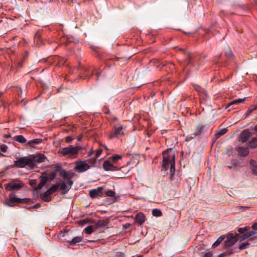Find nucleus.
Masks as SVG:
<instances>
[{
    "label": "nucleus",
    "instance_id": "obj_61",
    "mask_svg": "<svg viewBox=\"0 0 257 257\" xmlns=\"http://www.w3.org/2000/svg\"><path fill=\"white\" fill-rule=\"evenodd\" d=\"M41 204L40 203H37L34 205H33V209H37L41 207Z\"/></svg>",
    "mask_w": 257,
    "mask_h": 257
},
{
    "label": "nucleus",
    "instance_id": "obj_11",
    "mask_svg": "<svg viewBox=\"0 0 257 257\" xmlns=\"http://www.w3.org/2000/svg\"><path fill=\"white\" fill-rule=\"evenodd\" d=\"M252 133L248 129L243 130L240 134L238 137V141L242 143H244L249 141V139L252 136Z\"/></svg>",
    "mask_w": 257,
    "mask_h": 257
},
{
    "label": "nucleus",
    "instance_id": "obj_48",
    "mask_svg": "<svg viewBox=\"0 0 257 257\" xmlns=\"http://www.w3.org/2000/svg\"><path fill=\"white\" fill-rule=\"evenodd\" d=\"M8 147L6 145L0 144V151L6 153L8 150Z\"/></svg>",
    "mask_w": 257,
    "mask_h": 257
},
{
    "label": "nucleus",
    "instance_id": "obj_2",
    "mask_svg": "<svg viewBox=\"0 0 257 257\" xmlns=\"http://www.w3.org/2000/svg\"><path fill=\"white\" fill-rule=\"evenodd\" d=\"M15 165L20 168L28 167L31 169L37 168V165L34 164L31 159L30 156L28 157H20L18 160L14 161Z\"/></svg>",
    "mask_w": 257,
    "mask_h": 257
},
{
    "label": "nucleus",
    "instance_id": "obj_22",
    "mask_svg": "<svg viewBox=\"0 0 257 257\" xmlns=\"http://www.w3.org/2000/svg\"><path fill=\"white\" fill-rule=\"evenodd\" d=\"M253 238V237H251L248 239L247 241L240 244L238 247V249L241 250L248 248L250 244L249 241L252 240Z\"/></svg>",
    "mask_w": 257,
    "mask_h": 257
},
{
    "label": "nucleus",
    "instance_id": "obj_41",
    "mask_svg": "<svg viewBox=\"0 0 257 257\" xmlns=\"http://www.w3.org/2000/svg\"><path fill=\"white\" fill-rule=\"evenodd\" d=\"M227 128H223L219 130L215 135L216 139H217L224 135L227 132Z\"/></svg>",
    "mask_w": 257,
    "mask_h": 257
},
{
    "label": "nucleus",
    "instance_id": "obj_63",
    "mask_svg": "<svg viewBox=\"0 0 257 257\" xmlns=\"http://www.w3.org/2000/svg\"><path fill=\"white\" fill-rule=\"evenodd\" d=\"M131 226V224L129 223H126L125 224H124L123 225V227L125 228V229H127L130 226Z\"/></svg>",
    "mask_w": 257,
    "mask_h": 257
},
{
    "label": "nucleus",
    "instance_id": "obj_13",
    "mask_svg": "<svg viewBox=\"0 0 257 257\" xmlns=\"http://www.w3.org/2000/svg\"><path fill=\"white\" fill-rule=\"evenodd\" d=\"M103 187H98L96 189L90 190L89 192V195L92 199L102 197Z\"/></svg>",
    "mask_w": 257,
    "mask_h": 257
},
{
    "label": "nucleus",
    "instance_id": "obj_7",
    "mask_svg": "<svg viewBox=\"0 0 257 257\" xmlns=\"http://www.w3.org/2000/svg\"><path fill=\"white\" fill-rule=\"evenodd\" d=\"M56 180H58L60 190L63 194H66L69 191L73 183V181L71 180H68L66 182L60 178H57Z\"/></svg>",
    "mask_w": 257,
    "mask_h": 257
},
{
    "label": "nucleus",
    "instance_id": "obj_14",
    "mask_svg": "<svg viewBox=\"0 0 257 257\" xmlns=\"http://www.w3.org/2000/svg\"><path fill=\"white\" fill-rule=\"evenodd\" d=\"M31 159L32 162L34 164H36V163H41L45 161V159H47V157L43 154L38 153L36 155H30Z\"/></svg>",
    "mask_w": 257,
    "mask_h": 257
},
{
    "label": "nucleus",
    "instance_id": "obj_6",
    "mask_svg": "<svg viewBox=\"0 0 257 257\" xmlns=\"http://www.w3.org/2000/svg\"><path fill=\"white\" fill-rule=\"evenodd\" d=\"M81 149H82V147L81 146L74 147L72 145H70L68 147L63 148L60 150L59 153H61L64 156L67 155L73 156L76 155Z\"/></svg>",
    "mask_w": 257,
    "mask_h": 257
},
{
    "label": "nucleus",
    "instance_id": "obj_51",
    "mask_svg": "<svg viewBox=\"0 0 257 257\" xmlns=\"http://www.w3.org/2000/svg\"><path fill=\"white\" fill-rule=\"evenodd\" d=\"M73 139L74 138L73 137L69 136L66 137L65 142L67 143H70Z\"/></svg>",
    "mask_w": 257,
    "mask_h": 257
},
{
    "label": "nucleus",
    "instance_id": "obj_26",
    "mask_svg": "<svg viewBox=\"0 0 257 257\" xmlns=\"http://www.w3.org/2000/svg\"><path fill=\"white\" fill-rule=\"evenodd\" d=\"M225 238V236L224 235L219 236L217 240L213 243L212 248H215L220 244L221 242Z\"/></svg>",
    "mask_w": 257,
    "mask_h": 257
},
{
    "label": "nucleus",
    "instance_id": "obj_58",
    "mask_svg": "<svg viewBox=\"0 0 257 257\" xmlns=\"http://www.w3.org/2000/svg\"><path fill=\"white\" fill-rule=\"evenodd\" d=\"M97 160V158L96 157H93L89 160V162L91 164H94Z\"/></svg>",
    "mask_w": 257,
    "mask_h": 257
},
{
    "label": "nucleus",
    "instance_id": "obj_24",
    "mask_svg": "<svg viewBox=\"0 0 257 257\" xmlns=\"http://www.w3.org/2000/svg\"><path fill=\"white\" fill-rule=\"evenodd\" d=\"M237 164L238 161L236 160H232L230 162L227 163V166L230 169L236 170Z\"/></svg>",
    "mask_w": 257,
    "mask_h": 257
},
{
    "label": "nucleus",
    "instance_id": "obj_33",
    "mask_svg": "<svg viewBox=\"0 0 257 257\" xmlns=\"http://www.w3.org/2000/svg\"><path fill=\"white\" fill-rule=\"evenodd\" d=\"M256 109H257L256 105L250 106L247 109V111L245 113L244 117L245 118L248 116L253 110H255Z\"/></svg>",
    "mask_w": 257,
    "mask_h": 257
},
{
    "label": "nucleus",
    "instance_id": "obj_47",
    "mask_svg": "<svg viewBox=\"0 0 257 257\" xmlns=\"http://www.w3.org/2000/svg\"><path fill=\"white\" fill-rule=\"evenodd\" d=\"M111 159L114 163H116L118 160L121 159V156L119 155H115L111 157Z\"/></svg>",
    "mask_w": 257,
    "mask_h": 257
},
{
    "label": "nucleus",
    "instance_id": "obj_16",
    "mask_svg": "<svg viewBox=\"0 0 257 257\" xmlns=\"http://www.w3.org/2000/svg\"><path fill=\"white\" fill-rule=\"evenodd\" d=\"M102 167H103V168L105 170V171H116V170H118L119 169L114 166L113 165L112 163H111L110 161H108V160H105L103 163V165H102Z\"/></svg>",
    "mask_w": 257,
    "mask_h": 257
},
{
    "label": "nucleus",
    "instance_id": "obj_40",
    "mask_svg": "<svg viewBox=\"0 0 257 257\" xmlns=\"http://www.w3.org/2000/svg\"><path fill=\"white\" fill-rule=\"evenodd\" d=\"M28 53L26 52V55L24 56L22 59L18 62V67L20 68H21L23 67V64L24 63V61L26 59V58L28 56Z\"/></svg>",
    "mask_w": 257,
    "mask_h": 257
},
{
    "label": "nucleus",
    "instance_id": "obj_1",
    "mask_svg": "<svg viewBox=\"0 0 257 257\" xmlns=\"http://www.w3.org/2000/svg\"><path fill=\"white\" fill-rule=\"evenodd\" d=\"M178 50L182 52L185 55L184 64L186 65V67L188 66L194 67L196 64H197L199 66L203 65V63L202 61L207 57V56L205 55L198 56L196 54H192L182 48H179Z\"/></svg>",
    "mask_w": 257,
    "mask_h": 257
},
{
    "label": "nucleus",
    "instance_id": "obj_18",
    "mask_svg": "<svg viewBox=\"0 0 257 257\" xmlns=\"http://www.w3.org/2000/svg\"><path fill=\"white\" fill-rule=\"evenodd\" d=\"M249 148L247 147L246 148L240 147L236 149L238 154L239 156L245 157L249 154Z\"/></svg>",
    "mask_w": 257,
    "mask_h": 257
},
{
    "label": "nucleus",
    "instance_id": "obj_57",
    "mask_svg": "<svg viewBox=\"0 0 257 257\" xmlns=\"http://www.w3.org/2000/svg\"><path fill=\"white\" fill-rule=\"evenodd\" d=\"M44 193H45V195L49 196H50V195L53 193L50 188Z\"/></svg>",
    "mask_w": 257,
    "mask_h": 257
},
{
    "label": "nucleus",
    "instance_id": "obj_45",
    "mask_svg": "<svg viewBox=\"0 0 257 257\" xmlns=\"http://www.w3.org/2000/svg\"><path fill=\"white\" fill-rule=\"evenodd\" d=\"M59 188V184L58 182V180H56V183L55 184H53L50 189L53 192V193L55 192H56L58 189Z\"/></svg>",
    "mask_w": 257,
    "mask_h": 257
},
{
    "label": "nucleus",
    "instance_id": "obj_29",
    "mask_svg": "<svg viewBox=\"0 0 257 257\" xmlns=\"http://www.w3.org/2000/svg\"><path fill=\"white\" fill-rule=\"evenodd\" d=\"M171 167L170 169V175H175V161L174 156H173L172 160L171 161Z\"/></svg>",
    "mask_w": 257,
    "mask_h": 257
},
{
    "label": "nucleus",
    "instance_id": "obj_9",
    "mask_svg": "<svg viewBox=\"0 0 257 257\" xmlns=\"http://www.w3.org/2000/svg\"><path fill=\"white\" fill-rule=\"evenodd\" d=\"M74 170L78 173L85 172L89 170L91 166L86 163V160L77 161L75 162Z\"/></svg>",
    "mask_w": 257,
    "mask_h": 257
},
{
    "label": "nucleus",
    "instance_id": "obj_62",
    "mask_svg": "<svg viewBox=\"0 0 257 257\" xmlns=\"http://www.w3.org/2000/svg\"><path fill=\"white\" fill-rule=\"evenodd\" d=\"M67 233H68L67 231L63 232L62 231H61V233H60V236H62V237H64L65 235H66Z\"/></svg>",
    "mask_w": 257,
    "mask_h": 257
},
{
    "label": "nucleus",
    "instance_id": "obj_27",
    "mask_svg": "<svg viewBox=\"0 0 257 257\" xmlns=\"http://www.w3.org/2000/svg\"><path fill=\"white\" fill-rule=\"evenodd\" d=\"M245 100V98H239V99H236L233 100L227 104V105L226 106V108H229L232 105H234V104H238V103H239L241 102H243Z\"/></svg>",
    "mask_w": 257,
    "mask_h": 257
},
{
    "label": "nucleus",
    "instance_id": "obj_28",
    "mask_svg": "<svg viewBox=\"0 0 257 257\" xmlns=\"http://www.w3.org/2000/svg\"><path fill=\"white\" fill-rule=\"evenodd\" d=\"M150 63L151 64L155 65L158 68H161L163 66H164L162 62L158 59H152L150 61Z\"/></svg>",
    "mask_w": 257,
    "mask_h": 257
},
{
    "label": "nucleus",
    "instance_id": "obj_36",
    "mask_svg": "<svg viewBox=\"0 0 257 257\" xmlns=\"http://www.w3.org/2000/svg\"><path fill=\"white\" fill-rule=\"evenodd\" d=\"M224 55L227 59L228 60H233L234 58V55L230 50L226 51L224 53Z\"/></svg>",
    "mask_w": 257,
    "mask_h": 257
},
{
    "label": "nucleus",
    "instance_id": "obj_23",
    "mask_svg": "<svg viewBox=\"0 0 257 257\" xmlns=\"http://www.w3.org/2000/svg\"><path fill=\"white\" fill-rule=\"evenodd\" d=\"M14 140L21 144L26 143L27 144V141L23 135H17L14 137Z\"/></svg>",
    "mask_w": 257,
    "mask_h": 257
},
{
    "label": "nucleus",
    "instance_id": "obj_49",
    "mask_svg": "<svg viewBox=\"0 0 257 257\" xmlns=\"http://www.w3.org/2000/svg\"><path fill=\"white\" fill-rule=\"evenodd\" d=\"M74 175V173L71 170L69 171H66V176L67 179L70 180L71 178L73 177Z\"/></svg>",
    "mask_w": 257,
    "mask_h": 257
},
{
    "label": "nucleus",
    "instance_id": "obj_46",
    "mask_svg": "<svg viewBox=\"0 0 257 257\" xmlns=\"http://www.w3.org/2000/svg\"><path fill=\"white\" fill-rule=\"evenodd\" d=\"M105 194L107 196L114 197V198L115 200L116 199V198H117L115 196V192L112 190H108L105 192Z\"/></svg>",
    "mask_w": 257,
    "mask_h": 257
},
{
    "label": "nucleus",
    "instance_id": "obj_15",
    "mask_svg": "<svg viewBox=\"0 0 257 257\" xmlns=\"http://www.w3.org/2000/svg\"><path fill=\"white\" fill-rule=\"evenodd\" d=\"M135 222L142 226L146 220V217L144 213L140 212L134 217Z\"/></svg>",
    "mask_w": 257,
    "mask_h": 257
},
{
    "label": "nucleus",
    "instance_id": "obj_59",
    "mask_svg": "<svg viewBox=\"0 0 257 257\" xmlns=\"http://www.w3.org/2000/svg\"><path fill=\"white\" fill-rule=\"evenodd\" d=\"M102 153V150L100 149L97 150L96 154H95V157L97 158Z\"/></svg>",
    "mask_w": 257,
    "mask_h": 257
},
{
    "label": "nucleus",
    "instance_id": "obj_17",
    "mask_svg": "<svg viewBox=\"0 0 257 257\" xmlns=\"http://www.w3.org/2000/svg\"><path fill=\"white\" fill-rule=\"evenodd\" d=\"M67 242L70 245H78L81 242H83L81 244L83 245L84 243V241L83 240V236L74 237L72 240H68Z\"/></svg>",
    "mask_w": 257,
    "mask_h": 257
},
{
    "label": "nucleus",
    "instance_id": "obj_19",
    "mask_svg": "<svg viewBox=\"0 0 257 257\" xmlns=\"http://www.w3.org/2000/svg\"><path fill=\"white\" fill-rule=\"evenodd\" d=\"M55 168H56V172L59 173L60 175L64 179H67L66 171L62 168V166L59 164H56L54 165Z\"/></svg>",
    "mask_w": 257,
    "mask_h": 257
},
{
    "label": "nucleus",
    "instance_id": "obj_50",
    "mask_svg": "<svg viewBox=\"0 0 257 257\" xmlns=\"http://www.w3.org/2000/svg\"><path fill=\"white\" fill-rule=\"evenodd\" d=\"M102 111L106 114H109L110 113L109 108L106 106L102 107Z\"/></svg>",
    "mask_w": 257,
    "mask_h": 257
},
{
    "label": "nucleus",
    "instance_id": "obj_64",
    "mask_svg": "<svg viewBox=\"0 0 257 257\" xmlns=\"http://www.w3.org/2000/svg\"><path fill=\"white\" fill-rule=\"evenodd\" d=\"M102 72H103V71H101V72H97L95 74V75H96V76L97 77V79H98V78L101 75Z\"/></svg>",
    "mask_w": 257,
    "mask_h": 257
},
{
    "label": "nucleus",
    "instance_id": "obj_10",
    "mask_svg": "<svg viewBox=\"0 0 257 257\" xmlns=\"http://www.w3.org/2000/svg\"><path fill=\"white\" fill-rule=\"evenodd\" d=\"M224 235L226 239L222 243L223 248H227L228 249H232V246L236 242V240L233 237V234L229 232Z\"/></svg>",
    "mask_w": 257,
    "mask_h": 257
},
{
    "label": "nucleus",
    "instance_id": "obj_37",
    "mask_svg": "<svg viewBox=\"0 0 257 257\" xmlns=\"http://www.w3.org/2000/svg\"><path fill=\"white\" fill-rule=\"evenodd\" d=\"M41 199L45 202H49L51 200V197L45 195V193H43L40 194Z\"/></svg>",
    "mask_w": 257,
    "mask_h": 257
},
{
    "label": "nucleus",
    "instance_id": "obj_53",
    "mask_svg": "<svg viewBox=\"0 0 257 257\" xmlns=\"http://www.w3.org/2000/svg\"><path fill=\"white\" fill-rule=\"evenodd\" d=\"M227 15H228V13L224 10H221L219 12V15L220 17L227 16Z\"/></svg>",
    "mask_w": 257,
    "mask_h": 257
},
{
    "label": "nucleus",
    "instance_id": "obj_30",
    "mask_svg": "<svg viewBox=\"0 0 257 257\" xmlns=\"http://www.w3.org/2000/svg\"><path fill=\"white\" fill-rule=\"evenodd\" d=\"M122 126H120L119 127H114V131H113L114 134L118 137L119 136L123 135V132H122Z\"/></svg>",
    "mask_w": 257,
    "mask_h": 257
},
{
    "label": "nucleus",
    "instance_id": "obj_3",
    "mask_svg": "<svg viewBox=\"0 0 257 257\" xmlns=\"http://www.w3.org/2000/svg\"><path fill=\"white\" fill-rule=\"evenodd\" d=\"M249 229L250 226L248 225H245L242 227L237 228V231L238 233H235V234L233 235V237L236 240V242L238 241L241 242L251 237V235L253 234V232L246 233V231Z\"/></svg>",
    "mask_w": 257,
    "mask_h": 257
},
{
    "label": "nucleus",
    "instance_id": "obj_60",
    "mask_svg": "<svg viewBox=\"0 0 257 257\" xmlns=\"http://www.w3.org/2000/svg\"><path fill=\"white\" fill-rule=\"evenodd\" d=\"M117 137V136L114 134V133H113V132H111V133H110V134L109 135L108 138L109 139H112L114 138H116Z\"/></svg>",
    "mask_w": 257,
    "mask_h": 257
},
{
    "label": "nucleus",
    "instance_id": "obj_35",
    "mask_svg": "<svg viewBox=\"0 0 257 257\" xmlns=\"http://www.w3.org/2000/svg\"><path fill=\"white\" fill-rule=\"evenodd\" d=\"M234 252L233 249H228L227 251L223 252L218 255V257H225L228 255L231 254Z\"/></svg>",
    "mask_w": 257,
    "mask_h": 257
},
{
    "label": "nucleus",
    "instance_id": "obj_20",
    "mask_svg": "<svg viewBox=\"0 0 257 257\" xmlns=\"http://www.w3.org/2000/svg\"><path fill=\"white\" fill-rule=\"evenodd\" d=\"M249 168L252 174L257 175V162L251 159L249 162Z\"/></svg>",
    "mask_w": 257,
    "mask_h": 257
},
{
    "label": "nucleus",
    "instance_id": "obj_44",
    "mask_svg": "<svg viewBox=\"0 0 257 257\" xmlns=\"http://www.w3.org/2000/svg\"><path fill=\"white\" fill-rule=\"evenodd\" d=\"M169 178L172 184L177 186L178 185V179L176 178L175 175H170Z\"/></svg>",
    "mask_w": 257,
    "mask_h": 257
},
{
    "label": "nucleus",
    "instance_id": "obj_25",
    "mask_svg": "<svg viewBox=\"0 0 257 257\" xmlns=\"http://www.w3.org/2000/svg\"><path fill=\"white\" fill-rule=\"evenodd\" d=\"M43 140L42 139H35L33 140H30L27 142L28 145L30 147H33L34 145H38L42 142Z\"/></svg>",
    "mask_w": 257,
    "mask_h": 257
},
{
    "label": "nucleus",
    "instance_id": "obj_43",
    "mask_svg": "<svg viewBox=\"0 0 257 257\" xmlns=\"http://www.w3.org/2000/svg\"><path fill=\"white\" fill-rule=\"evenodd\" d=\"M84 231L85 233L91 234L94 231L93 226L92 225H89L84 229Z\"/></svg>",
    "mask_w": 257,
    "mask_h": 257
},
{
    "label": "nucleus",
    "instance_id": "obj_8",
    "mask_svg": "<svg viewBox=\"0 0 257 257\" xmlns=\"http://www.w3.org/2000/svg\"><path fill=\"white\" fill-rule=\"evenodd\" d=\"M172 150V148H168L163 153V160L162 161V165L164 168H167L169 164H171L173 156H174L175 158V154L171 153Z\"/></svg>",
    "mask_w": 257,
    "mask_h": 257
},
{
    "label": "nucleus",
    "instance_id": "obj_54",
    "mask_svg": "<svg viewBox=\"0 0 257 257\" xmlns=\"http://www.w3.org/2000/svg\"><path fill=\"white\" fill-rule=\"evenodd\" d=\"M194 88L196 91H197L198 92H201L204 91V90L201 87H200L199 85L194 86Z\"/></svg>",
    "mask_w": 257,
    "mask_h": 257
},
{
    "label": "nucleus",
    "instance_id": "obj_38",
    "mask_svg": "<svg viewBox=\"0 0 257 257\" xmlns=\"http://www.w3.org/2000/svg\"><path fill=\"white\" fill-rule=\"evenodd\" d=\"M152 215L154 216L160 217V216H162V212L160 209L155 208V209H153V210H152Z\"/></svg>",
    "mask_w": 257,
    "mask_h": 257
},
{
    "label": "nucleus",
    "instance_id": "obj_12",
    "mask_svg": "<svg viewBox=\"0 0 257 257\" xmlns=\"http://www.w3.org/2000/svg\"><path fill=\"white\" fill-rule=\"evenodd\" d=\"M209 127V124H206L203 125L199 124L196 127L195 131V136H197L198 138H201L202 135L207 132Z\"/></svg>",
    "mask_w": 257,
    "mask_h": 257
},
{
    "label": "nucleus",
    "instance_id": "obj_34",
    "mask_svg": "<svg viewBox=\"0 0 257 257\" xmlns=\"http://www.w3.org/2000/svg\"><path fill=\"white\" fill-rule=\"evenodd\" d=\"M34 40L38 43H43V40L41 34L39 32H37L34 35Z\"/></svg>",
    "mask_w": 257,
    "mask_h": 257
},
{
    "label": "nucleus",
    "instance_id": "obj_52",
    "mask_svg": "<svg viewBox=\"0 0 257 257\" xmlns=\"http://www.w3.org/2000/svg\"><path fill=\"white\" fill-rule=\"evenodd\" d=\"M213 256V254L211 252H206V253H204L203 255H202V257H212Z\"/></svg>",
    "mask_w": 257,
    "mask_h": 257
},
{
    "label": "nucleus",
    "instance_id": "obj_4",
    "mask_svg": "<svg viewBox=\"0 0 257 257\" xmlns=\"http://www.w3.org/2000/svg\"><path fill=\"white\" fill-rule=\"evenodd\" d=\"M32 201L31 199L28 198H20L16 197L15 196H10L9 199H7L5 200L4 202V204L9 206V207H13L14 206V204L15 203H27Z\"/></svg>",
    "mask_w": 257,
    "mask_h": 257
},
{
    "label": "nucleus",
    "instance_id": "obj_5",
    "mask_svg": "<svg viewBox=\"0 0 257 257\" xmlns=\"http://www.w3.org/2000/svg\"><path fill=\"white\" fill-rule=\"evenodd\" d=\"M24 183L19 179H13L8 184H5L7 191H19L24 187Z\"/></svg>",
    "mask_w": 257,
    "mask_h": 257
},
{
    "label": "nucleus",
    "instance_id": "obj_32",
    "mask_svg": "<svg viewBox=\"0 0 257 257\" xmlns=\"http://www.w3.org/2000/svg\"><path fill=\"white\" fill-rule=\"evenodd\" d=\"M251 228L252 229V230H249L246 231V233H250L252 232L253 234L251 235V237L255 234H257V222H255L253 223L251 227H250V228Z\"/></svg>",
    "mask_w": 257,
    "mask_h": 257
},
{
    "label": "nucleus",
    "instance_id": "obj_31",
    "mask_svg": "<svg viewBox=\"0 0 257 257\" xmlns=\"http://www.w3.org/2000/svg\"><path fill=\"white\" fill-rule=\"evenodd\" d=\"M40 179L41 180L39 184V186L40 188H42L46 185L49 180V178L47 176H41Z\"/></svg>",
    "mask_w": 257,
    "mask_h": 257
},
{
    "label": "nucleus",
    "instance_id": "obj_39",
    "mask_svg": "<svg viewBox=\"0 0 257 257\" xmlns=\"http://www.w3.org/2000/svg\"><path fill=\"white\" fill-rule=\"evenodd\" d=\"M106 226L105 221L104 220H99L95 224V227L97 228Z\"/></svg>",
    "mask_w": 257,
    "mask_h": 257
},
{
    "label": "nucleus",
    "instance_id": "obj_42",
    "mask_svg": "<svg viewBox=\"0 0 257 257\" xmlns=\"http://www.w3.org/2000/svg\"><path fill=\"white\" fill-rule=\"evenodd\" d=\"M57 172H56V168H55V170L54 171H52L50 173L49 176L48 177L49 178V180L50 181H53L55 178V177L57 175Z\"/></svg>",
    "mask_w": 257,
    "mask_h": 257
},
{
    "label": "nucleus",
    "instance_id": "obj_56",
    "mask_svg": "<svg viewBox=\"0 0 257 257\" xmlns=\"http://www.w3.org/2000/svg\"><path fill=\"white\" fill-rule=\"evenodd\" d=\"M115 257H124V254L122 252L118 251L116 253Z\"/></svg>",
    "mask_w": 257,
    "mask_h": 257
},
{
    "label": "nucleus",
    "instance_id": "obj_55",
    "mask_svg": "<svg viewBox=\"0 0 257 257\" xmlns=\"http://www.w3.org/2000/svg\"><path fill=\"white\" fill-rule=\"evenodd\" d=\"M196 136H195V133L193 135V136H190V137H187L186 139H185V141L186 142H189L191 140L193 139L194 138H195Z\"/></svg>",
    "mask_w": 257,
    "mask_h": 257
},
{
    "label": "nucleus",
    "instance_id": "obj_21",
    "mask_svg": "<svg viewBox=\"0 0 257 257\" xmlns=\"http://www.w3.org/2000/svg\"><path fill=\"white\" fill-rule=\"evenodd\" d=\"M247 147L250 150H253L257 148V137L251 138L248 142Z\"/></svg>",
    "mask_w": 257,
    "mask_h": 257
}]
</instances>
